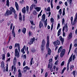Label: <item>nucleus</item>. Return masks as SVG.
Here are the masks:
<instances>
[{"label": "nucleus", "mask_w": 77, "mask_h": 77, "mask_svg": "<svg viewBox=\"0 0 77 77\" xmlns=\"http://www.w3.org/2000/svg\"><path fill=\"white\" fill-rule=\"evenodd\" d=\"M35 9L36 10L37 12H39L41 11V8L40 7H38L37 8H35Z\"/></svg>", "instance_id": "15"}, {"label": "nucleus", "mask_w": 77, "mask_h": 77, "mask_svg": "<svg viewBox=\"0 0 77 77\" xmlns=\"http://www.w3.org/2000/svg\"><path fill=\"white\" fill-rule=\"evenodd\" d=\"M65 49H63L60 54V57H62L65 55Z\"/></svg>", "instance_id": "5"}, {"label": "nucleus", "mask_w": 77, "mask_h": 77, "mask_svg": "<svg viewBox=\"0 0 77 77\" xmlns=\"http://www.w3.org/2000/svg\"><path fill=\"white\" fill-rule=\"evenodd\" d=\"M59 13L60 14V15L62 14V9H60L59 11Z\"/></svg>", "instance_id": "35"}, {"label": "nucleus", "mask_w": 77, "mask_h": 77, "mask_svg": "<svg viewBox=\"0 0 77 77\" xmlns=\"http://www.w3.org/2000/svg\"><path fill=\"white\" fill-rule=\"evenodd\" d=\"M10 24H11V21H9L8 22V26H9L10 25Z\"/></svg>", "instance_id": "58"}, {"label": "nucleus", "mask_w": 77, "mask_h": 77, "mask_svg": "<svg viewBox=\"0 0 77 77\" xmlns=\"http://www.w3.org/2000/svg\"><path fill=\"white\" fill-rule=\"evenodd\" d=\"M53 61V59H52V58H51V59H50L49 60V62L48 63V66H50V63H51V62H52V61Z\"/></svg>", "instance_id": "28"}, {"label": "nucleus", "mask_w": 77, "mask_h": 77, "mask_svg": "<svg viewBox=\"0 0 77 77\" xmlns=\"http://www.w3.org/2000/svg\"><path fill=\"white\" fill-rule=\"evenodd\" d=\"M48 68H49L51 72H53V64H51V65H49V66H48Z\"/></svg>", "instance_id": "9"}, {"label": "nucleus", "mask_w": 77, "mask_h": 77, "mask_svg": "<svg viewBox=\"0 0 77 77\" xmlns=\"http://www.w3.org/2000/svg\"><path fill=\"white\" fill-rule=\"evenodd\" d=\"M19 15V19L20 20H22V16H21V14L20 13Z\"/></svg>", "instance_id": "41"}, {"label": "nucleus", "mask_w": 77, "mask_h": 77, "mask_svg": "<svg viewBox=\"0 0 77 77\" xmlns=\"http://www.w3.org/2000/svg\"><path fill=\"white\" fill-rule=\"evenodd\" d=\"M26 48V46H24L23 48L21 50V53H23V54L25 53V51H24V50H25V48Z\"/></svg>", "instance_id": "13"}, {"label": "nucleus", "mask_w": 77, "mask_h": 77, "mask_svg": "<svg viewBox=\"0 0 77 77\" xmlns=\"http://www.w3.org/2000/svg\"><path fill=\"white\" fill-rule=\"evenodd\" d=\"M26 11H27V12L29 11V6H27L26 7Z\"/></svg>", "instance_id": "53"}, {"label": "nucleus", "mask_w": 77, "mask_h": 77, "mask_svg": "<svg viewBox=\"0 0 77 77\" xmlns=\"http://www.w3.org/2000/svg\"><path fill=\"white\" fill-rule=\"evenodd\" d=\"M21 31L23 34H25L26 33V28H22L21 29Z\"/></svg>", "instance_id": "10"}, {"label": "nucleus", "mask_w": 77, "mask_h": 77, "mask_svg": "<svg viewBox=\"0 0 77 77\" xmlns=\"http://www.w3.org/2000/svg\"><path fill=\"white\" fill-rule=\"evenodd\" d=\"M27 69H28V70H29V69H30V67H28V66H26V67L23 68L24 72H26Z\"/></svg>", "instance_id": "7"}, {"label": "nucleus", "mask_w": 77, "mask_h": 77, "mask_svg": "<svg viewBox=\"0 0 77 77\" xmlns=\"http://www.w3.org/2000/svg\"><path fill=\"white\" fill-rule=\"evenodd\" d=\"M10 9L9 11L8 10L6 11V13L5 14V16H8L9 15H11L12 14V12H14V14H15V9L13 7H11V8H10Z\"/></svg>", "instance_id": "1"}, {"label": "nucleus", "mask_w": 77, "mask_h": 77, "mask_svg": "<svg viewBox=\"0 0 77 77\" xmlns=\"http://www.w3.org/2000/svg\"><path fill=\"white\" fill-rule=\"evenodd\" d=\"M71 38H72V33H70L69 35V36L68 38V39H70Z\"/></svg>", "instance_id": "16"}, {"label": "nucleus", "mask_w": 77, "mask_h": 77, "mask_svg": "<svg viewBox=\"0 0 77 77\" xmlns=\"http://www.w3.org/2000/svg\"><path fill=\"white\" fill-rule=\"evenodd\" d=\"M17 69H16V67H14V72L13 73H15V72H16V70Z\"/></svg>", "instance_id": "48"}, {"label": "nucleus", "mask_w": 77, "mask_h": 77, "mask_svg": "<svg viewBox=\"0 0 77 77\" xmlns=\"http://www.w3.org/2000/svg\"><path fill=\"white\" fill-rule=\"evenodd\" d=\"M33 43L31 41V40L28 43V44H29V45H31V44H32Z\"/></svg>", "instance_id": "52"}, {"label": "nucleus", "mask_w": 77, "mask_h": 77, "mask_svg": "<svg viewBox=\"0 0 77 77\" xmlns=\"http://www.w3.org/2000/svg\"><path fill=\"white\" fill-rule=\"evenodd\" d=\"M20 3L21 5H22L23 3H24V0H22V1H20L19 2Z\"/></svg>", "instance_id": "51"}, {"label": "nucleus", "mask_w": 77, "mask_h": 77, "mask_svg": "<svg viewBox=\"0 0 77 77\" xmlns=\"http://www.w3.org/2000/svg\"><path fill=\"white\" fill-rule=\"evenodd\" d=\"M7 57H10V54H9V53H7Z\"/></svg>", "instance_id": "63"}, {"label": "nucleus", "mask_w": 77, "mask_h": 77, "mask_svg": "<svg viewBox=\"0 0 77 77\" xmlns=\"http://www.w3.org/2000/svg\"><path fill=\"white\" fill-rule=\"evenodd\" d=\"M51 23H53L54 22V19L53 17H51Z\"/></svg>", "instance_id": "46"}, {"label": "nucleus", "mask_w": 77, "mask_h": 77, "mask_svg": "<svg viewBox=\"0 0 77 77\" xmlns=\"http://www.w3.org/2000/svg\"><path fill=\"white\" fill-rule=\"evenodd\" d=\"M75 19H77V13L76 14L75 16Z\"/></svg>", "instance_id": "64"}, {"label": "nucleus", "mask_w": 77, "mask_h": 77, "mask_svg": "<svg viewBox=\"0 0 77 77\" xmlns=\"http://www.w3.org/2000/svg\"><path fill=\"white\" fill-rule=\"evenodd\" d=\"M15 56L17 57V58H18V57H20V53H19V52L18 51V49H17L16 48L15 50Z\"/></svg>", "instance_id": "3"}, {"label": "nucleus", "mask_w": 77, "mask_h": 77, "mask_svg": "<svg viewBox=\"0 0 77 77\" xmlns=\"http://www.w3.org/2000/svg\"><path fill=\"white\" fill-rule=\"evenodd\" d=\"M71 48H72V43H71L70 44V45L69 50V53H70V51H71Z\"/></svg>", "instance_id": "29"}, {"label": "nucleus", "mask_w": 77, "mask_h": 77, "mask_svg": "<svg viewBox=\"0 0 77 77\" xmlns=\"http://www.w3.org/2000/svg\"><path fill=\"white\" fill-rule=\"evenodd\" d=\"M12 26H13V23H11V26H10V30L11 31L12 30Z\"/></svg>", "instance_id": "38"}, {"label": "nucleus", "mask_w": 77, "mask_h": 77, "mask_svg": "<svg viewBox=\"0 0 77 77\" xmlns=\"http://www.w3.org/2000/svg\"><path fill=\"white\" fill-rule=\"evenodd\" d=\"M47 22H45V27H46L47 26Z\"/></svg>", "instance_id": "59"}, {"label": "nucleus", "mask_w": 77, "mask_h": 77, "mask_svg": "<svg viewBox=\"0 0 77 77\" xmlns=\"http://www.w3.org/2000/svg\"><path fill=\"white\" fill-rule=\"evenodd\" d=\"M35 51H36V50H35V48H33L31 50V52H32V53H34Z\"/></svg>", "instance_id": "39"}, {"label": "nucleus", "mask_w": 77, "mask_h": 77, "mask_svg": "<svg viewBox=\"0 0 77 77\" xmlns=\"http://www.w3.org/2000/svg\"><path fill=\"white\" fill-rule=\"evenodd\" d=\"M48 54L49 55H50L51 54V49L50 48H48Z\"/></svg>", "instance_id": "21"}, {"label": "nucleus", "mask_w": 77, "mask_h": 77, "mask_svg": "<svg viewBox=\"0 0 77 77\" xmlns=\"http://www.w3.org/2000/svg\"><path fill=\"white\" fill-rule=\"evenodd\" d=\"M12 34L13 35L14 37H15V33L14 31H12Z\"/></svg>", "instance_id": "30"}, {"label": "nucleus", "mask_w": 77, "mask_h": 77, "mask_svg": "<svg viewBox=\"0 0 77 77\" xmlns=\"http://www.w3.org/2000/svg\"><path fill=\"white\" fill-rule=\"evenodd\" d=\"M59 38L60 41H61L62 43V44H63V42H64V38H62V37L61 36H60L59 37Z\"/></svg>", "instance_id": "11"}, {"label": "nucleus", "mask_w": 77, "mask_h": 77, "mask_svg": "<svg viewBox=\"0 0 77 77\" xmlns=\"http://www.w3.org/2000/svg\"><path fill=\"white\" fill-rule=\"evenodd\" d=\"M42 18L45 19V14H44L42 16Z\"/></svg>", "instance_id": "45"}, {"label": "nucleus", "mask_w": 77, "mask_h": 77, "mask_svg": "<svg viewBox=\"0 0 77 77\" xmlns=\"http://www.w3.org/2000/svg\"><path fill=\"white\" fill-rule=\"evenodd\" d=\"M47 15H49L48 17H50V15H51V13L49 12L48 13H47Z\"/></svg>", "instance_id": "56"}, {"label": "nucleus", "mask_w": 77, "mask_h": 77, "mask_svg": "<svg viewBox=\"0 0 77 77\" xmlns=\"http://www.w3.org/2000/svg\"><path fill=\"white\" fill-rule=\"evenodd\" d=\"M4 65H5V64L4 63V62H2L1 63V68H4Z\"/></svg>", "instance_id": "27"}, {"label": "nucleus", "mask_w": 77, "mask_h": 77, "mask_svg": "<svg viewBox=\"0 0 77 77\" xmlns=\"http://www.w3.org/2000/svg\"><path fill=\"white\" fill-rule=\"evenodd\" d=\"M6 6H7L8 7H9V0H7L6 1Z\"/></svg>", "instance_id": "23"}, {"label": "nucleus", "mask_w": 77, "mask_h": 77, "mask_svg": "<svg viewBox=\"0 0 77 77\" xmlns=\"http://www.w3.org/2000/svg\"><path fill=\"white\" fill-rule=\"evenodd\" d=\"M62 50V47L61 46L59 48V49L58 51V53H60L61 52V51Z\"/></svg>", "instance_id": "17"}, {"label": "nucleus", "mask_w": 77, "mask_h": 77, "mask_svg": "<svg viewBox=\"0 0 77 77\" xmlns=\"http://www.w3.org/2000/svg\"><path fill=\"white\" fill-rule=\"evenodd\" d=\"M2 59L3 60H5V54H2Z\"/></svg>", "instance_id": "25"}, {"label": "nucleus", "mask_w": 77, "mask_h": 77, "mask_svg": "<svg viewBox=\"0 0 77 77\" xmlns=\"http://www.w3.org/2000/svg\"><path fill=\"white\" fill-rule=\"evenodd\" d=\"M26 7H24V8L22 9V12L23 13V14H25L26 13Z\"/></svg>", "instance_id": "22"}, {"label": "nucleus", "mask_w": 77, "mask_h": 77, "mask_svg": "<svg viewBox=\"0 0 77 77\" xmlns=\"http://www.w3.org/2000/svg\"><path fill=\"white\" fill-rule=\"evenodd\" d=\"M33 14L34 15H36L37 14V12H36V10H34L33 11Z\"/></svg>", "instance_id": "36"}, {"label": "nucleus", "mask_w": 77, "mask_h": 77, "mask_svg": "<svg viewBox=\"0 0 77 77\" xmlns=\"http://www.w3.org/2000/svg\"><path fill=\"white\" fill-rule=\"evenodd\" d=\"M70 68L71 71H72V69L74 68V65H71L70 66Z\"/></svg>", "instance_id": "34"}, {"label": "nucleus", "mask_w": 77, "mask_h": 77, "mask_svg": "<svg viewBox=\"0 0 77 77\" xmlns=\"http://www.w3.org/2000/svg\"><path fill=\"white\" fill-rule=\"evenodd\" d=\"M17 47L18 50L20 53L21 52L20 51V44L19 43H16L14 45L15 48H17Z\"/></svg>", "instance_id": "4"}, {"label": "nucleus", "mask_w": 77, "mask_h": 77, "mask_svg": "<svg viewBox=\"0 0 77 77\" xmlns=\"http://www.w3.org/2000/svg\"><path fill=\"white\" fill-rule=\"evenodd\" d=\"M60 32H61V29H59L58 32L57 36H59L60 35Z\"/></svg>", "instance_id": "24"}, {"label": "nucleus", "mask_w": 77, "mask_h": 77, "mask_svg": "<svg viewBox=\"0 0 77 77\" xmlns=\"http://www.w3.org/2000/svg\"><path fill=\"white\" fill-rule=\"evenodd\" d=\"M47 75H48V72H46L45 73V77H47Z\"/></svg>", "instance_id": "60"}, {"label": "nucleus", "mask_w": 77, "mask_h": 77, "mask_svg": "<svg viewBox=\"0 0 77 77\" xmlns=\"http://www.w3.org/2000/svg\"><path fill=\"white\" fill-rule=\"evenodd\" d=\"M58 56H59V55H57L55 57V60H57V58H58Z\"/></svg>", "instance_id": "55"}, {"label": "nucleus", "mask_w": 77, "mask_h": 77, "mask_svg": "<svg viewBox=\"0 0 77 77\" xmlns=\"http://www.w3.org/2000/svg\"><path fill=\"white\" fill-rule=\"evenodd\" d=\"M14 17L16 20L17 19V14H14Z\"/></svg>", "instance_id": "50"}, {"label": "nucleus", "mask_w": 77, "mask_h": 77, "mask_svg": "<svg viewBox=\"0 0 77 77\" xmlns=\"http://www.w3.org/2000/svg\"><path fill=\"white\" fill-rule=\"evenodd\" d=\"M47 11H48V12L50 11V7H48L46 10Z\"/></svg>", "instance_id": "44"}, {"label": "nucleus", "mask_w": 77, "mask_h": 77, "mask_svg": "<svg viewBox=\"0 0 77 77\" xmlns=\"http://www.w3.org/2000/svg\"><path fill=\"white\" fill-rule=\"evenodd\" d=\"M43 26V23H42V22L40 21L39 24V27L40 29H41L42 27V26Z\"/></svg>", "instance_id": "18"}, {"label": "nucleus", "mask_w": 77, "mask_h": 77, "mask_svg": "<svg viewBox=\"0 0 77 77\" xmlns=\"http://www.w3.org/2000/svg\"><path fill=\"white\" fill-rule=\"evenodd\" d=\"M46 43L45 42V40L44 39H43L42 40V45H45Z\"/></svg>", "instance_id": "19"}, {"label": "nucleus", "mask_w": 77, "mask_h": 77, "mask_svg": "<svg viewBox=\"0 0 77 77\" xmlns=\"http://www.w3.org/2000/svg\"><path fill=\"white\" fill-rule=\"evenodd\" d=\"M49 36H48L47 37V42H50V41H49Z\"/></svg>", "instance_id": "54"}, {"label": "nucleus", "mask_w": 77, "mask_h": 77, "mask_svg": "<svg viewBox=\"0 0 77 77\" xmlns=\"http://www.w3.org/2000/svg\"><path fill=\"white\" fill-rule=\"evenodd\" d=\"M51 8H53V0H51Z\"/></svg>", "instance_id": "40"}, {"label": "nucleus", "mask_w": 77, "mask_h": 77, "mask_svg": "<svg viewBox=\"0 0 77 77\" xmlns=\"http://www.w3.org/2000/svg\"><path fill=\"white\" fill-rule=\"evenodd\" d=\"M35 41V37H33V38H31V41L33 43L34 41Z\"/></svg>", "instance_id": "33"}, {"label": "nucleus", "mask_w": 77, "mask_h": 77, "mask_svg": "<svg viewBox=\"0 0 77 77\" xmlns=\"http://www.w3.org/2000/svg\"><path fill=\"white\" fill-rule=\"evenodd\" d=\"M6 71H7V72H8V64H7L6 67Z\"/></svg>", "instance_id": "43"}, {"label": "nucleus", "mask_w": 77, "mask_h": 77, "mask_svg": "<svg viewBox=\"0 0 77 77\" xmlns=\"http://www.w3.org/2000/svg\"><path fill=\"white\" fill-rule=\"evenodd\" d=\"M71 24H72V22H73V17H71Z\"/></svg>", "instance_id": "49"}, {"label": "nucleus", "mask_w": 77, "mask_h": 77, "mask_svg": "<svg viewBox=\"0 0 77 77\" xmlns=\"http://www.w3.org/2000/svg\"><path fill=\"white\" fill-rule=\"evenodd\" d=\"M50 44V42H47V44H46V48H48L49 47V45Z\"/></svg>", "instance_id": "26"}, {"label": "nucleus", "mask_w": 77, "mask_h": 77, "mask_svg": "<svg viewBox=\"0 0 77 77\" xmlns=\"http://www.w3.org/2000/svg\"><path fill=\"white\" fill-rule=\"evenodd\" d=\"M18 77H21L22 75L21 72V70L20 69H19L18 70Z\"/></svg>", "instance_id": "14"}, {"label": "nucleus", "mask_w": 77, "mask_h": 77, "mask_svg": "<svg viewBox=\"0 0 77 77\" xmlns=\"http://www.w3.org/2000/svg\"><path fill=\"white\" fill-rule=\"evenodd\" d=\"M64 22H65V19L63 18L62 20V24H64Z\"/></svg>", "instance_id": "47"}, {"label": "nucleus", "mask_w": 77, "mask_h": 77, "mask_svg": "<svg viewBox=\"0 0 77 77\" xmlns=\"http://www.w3.org/2000/svg\"><path fill=\"white\" fill-rule=\"evenodd\" d=\"M54 44V46L56 47V45H60V42L58 40H57L55 42H54L53 43Z\"/></svg>", "instance_id": "6"}, {"label": "nucleus", "mask_w": 77, "mask_h": 77, "mask_svg": "<svg viewBox=\"0 0 77 77\" xmlns=\"http://www.w3.org/2000/svg\"><path fill=\"white\" fill-rule=\"evenodd\" d=\"M76 20H77V19H74L73 22L72 24V26H74V24H75V23H76Z\"/></svg>", "instance_id": "32"}, {"label": "nucleus", "mask_w": 77, "mask_h": 77, "mask_svg": "<svg viewBox=\"0 0 77 77\" xmlns=\"http://www.w3.org/2000/svg\"><path fill=\"white\" fill-rule=\"evenodd\" d=\"M75 73H76L75 71H73L72 72V74H73V75H74V77H75V75H76Z\"/></svg>", "instance_id": "31"}, {"label": "nucleus", "mask_w": 77, "mask_h": 77, "mask_svg": "<svg viewBox=\"0 0 77 77\" xmlns=\"http://www.w3.org/2000/svg\"><path fill=\"white\" fill-rule=\"evenodd\" d=\"M15 6L17 10L18 11L19 10V6H18V3L17 2H15Z\"/></svg>", "instance_id": "12"}, {"label": "nucleus", "mask_w": 77, "mask_h": 77, "mask_svg": "<svg viewBox=\"0 0 77 77\" xmlns=\"http://www.w3.org/2000/svg\"><path fill=\"white\" fill-rule=\"evenodd\" d=\"M41 48L42 51H43L44 50H45V45H41Z\"/></svg>", "instance_id": "20"}, {"label": "nucleus", "mask_w": 77, "mask_h": 77, "mask_svg": "<svg viewBox=\"0 0 77 77\" xmlns=\"http://www.w3.org/2000/svg\"><path fill=\"white\" fill-rule=\"evenodd\" d=\"M35 6L36 5H35V4H32L30 7V11H31L33 8L35 9V8H35Z\"/></svg>", "instance_id": "8"}, {"label": "nucleus", "mask_w": 77, "mask_h": 77, "mask_svg": "<svg viewBox=\"0 0 77 77\" xmlns=\"http://www.w3.org/2000/svg\"><path fill=\"white\" fill-rule=\"evenodd\" d=\"M33 64V58H32L31 59V60L30 62V65H32Z\"/></svg>", "instance_id": "37"}, {"label": "nucleus", "mask_w": 77, "mask_h": 77, "mask_svg": "<svg viewBox=\"0 0 77 77\" xmlns=\"http://www.w3.org/2000/svg\"><path fill=\"white\" fill-rule=\"evenodd\" d=\"M65 28L66 32H68V25L67 23H66L65 26L63 27V36L64 37L65 36V34L64 32V30H65Z\"/></svg>", "instance_id": "2"}, {"label": "nucleus", "mask_w": 77, "mask_h": 77, "mask_svg": "<svg viewBox=\"0 0 77 77\" xmlns=\"http://www.w3.org/2000/svg\"><path fill=\"white\" fill-rule=\"evenodd\" d=\"M13 62L14 63H15V62H17V58H16V57H14Z\"/></svg>", "instance_id": "42"}, {"label": "nucleus", "mask_w": 77, "mask_h": 77, "mask_svg": "<svg viewBox=\"0 0 77 77\" xmlns=\"http://www.w3.org/2000/svg\"><path fill=\"white\" fill-rule=\"evenodd\" d=\"M69 60L70 61H72V57H70Z\"/></svg>", "instance_id": "61"}, {"label": "nucleus", "mask_w": 77, "mask_h": 77, "mask_svg": "<svg viewBox=\"0 0 77 77\" xmlns=\"http://www.w3.org/2000/svg\"><path fill=\"white\" fill-rule=\"evenodd\" d=\"M64 63H65V61H63V62H62V63H61V66L64 65Z\"/></svg>", "instance_id": "62"}, {"label": "nucleus", "mask_w": 77, "mask_h": 77, "mask_svg": "<svg viewBox=\"0 0 77 77\" xmlns=\"http://www.w3.org/2000/svg\"><path fill=\"white\" fill-rule=\"evenodd\" d=\"M30 23L31 24H33V20H30Z\"/></svg>", "instance_id": "57"}]
</instances>
